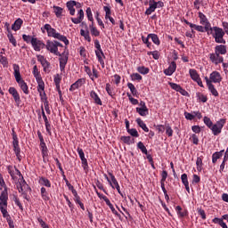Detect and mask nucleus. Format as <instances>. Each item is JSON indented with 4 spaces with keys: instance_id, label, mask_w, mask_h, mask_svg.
Wrapping results in <instances>:
<instances>
[{
    "instance_id": "nucleus-9",
    "label": "nucleus",
    "mask_w": 228,
    "mask_h": 228,
    "mask_svg": "<svg viewBox=\"0 0 228 228\" xmlns=\"http://www.w3.org/2000/svg\"><path fill=\"white\" fill-rule=\"evenodd\" d=\"M37 61L41 63L44 72L49 74L51 72V63L43 55H37Z\"/></svg>"
},
{
    "instance_id": "nucleus-24",
    "label": "nucleus",
    "mask_w": 228,
    "mask_h": 228,
    "mask_svg": "<svg viewBox=\"0 0 228 228\" xmlns=\"http://www.w3.org/2000/svg\"><path fill=\"white\" fill-rule=\"evenodd\" d=\"M17 188H18V191L19 193H22L24 192V190H26V188L29 189V186L28 185V183H26V181L24 179H21L19 183H17Z\"/></svg>"
},
{
    "instance_id": "nucleus-62",
    "label": "nucleus",
    "mask_w": 228,
    "mask_h": 228,
    "mask_svg": "<svg viewBox=\"0 0 228 228\" xmlns=\"http://www.w3.org/2000/svg\"><path fill=\"white\" fill-rule=\"evenodd\" d=\"M186 120H193V118H195V114L192 113H190V112H184L183 113Z\"/></svg>"
},
{
    "instance_id": "nucleus-52",
    "label": "nucleus",
    "mask_w": 228,
    "mask_h": 228,
    "mask_svg": "<svg viewBox=\"0 0 228 228\" xmlns=\"http://www.w3.org/2000/svg\"><path fill=\"white\" fill-rule=\"evenodd\" d=\"M202 157H198L197 160H196V167H197V170L198 172H201L202 171Z\"/></svg>"
},
{
    "instance_id": "nucleus-10",
    "label": "nucleus",
    "mask_w": 228,
    "mask_h": 228,
    "mask_svg": "<svg viewBox=\"0 0 228 228\" xmlns=\"http://www.w3.org/2000/svg\"><path fill=\"white\" fill-rule=\"evenodd\" d=\"M77 154L81 159V164H82V167L84 169V171L86 173L88 172V159H86V158L85 157V151H83V149L81 148H77Z\"/></svg>"
},
{
    "instance_id": "nucleus-22",
    "label": "nucleus",
    "mask_w": 228,
    "mask_h": 228,
    "mask_svg": "<svg viewBox=\"0 0 228 228\" xmlns=\"http://www.w3.org/2000/svg\"><path fill=\"white\" fill-rule=\"evenodd\" d=\"M163 6H165V3H163V1L155 2V4L151 5V10H150L148 14L146 15H151L152 13H154V12H156L157 8H163Z\"/></svg>"
},
{
    "instance_id": "nucleus-37",
    "label": "nucleus",
    "mask_w": 228,
    "mask_h": 228,
    "mask_svg": "<svg viewBox=\"0 0 228 228\" xmlns=\"http://www.w3.org/2000/svg\"><path fill=\"white\" fill-rule=\"evenodd\" d=\"M212 223L213 224H217L222 228H228L227 227V224H225V222H224V219H220L218 217H215L214 219H212Z\"/></svg>"
},
{
    "instance_id": "nucleus-11",
    "label": "nucleus",
    "mask_w": 228,
    "mask_h": 228,
    "mask_svg": "<svg viewBox=\"0 0 228 228\" xmlns=\"http://www.w3.org/2000/svg\"><path fill=\"white\" fill-rule=\"evenodd\" d=\"M31 45L34 51H37V53H39V51H42V49L45 48V44L44 43V41L39 40L37 37H32Z\"/></svg>"
},
{
    "instance_id": "nucleus-32",
    "label": "nucleus",
    "mask_w": 228,
    "mask_h": 228,
    "mask_svg": "<svg viewBox=\"0 0 228 228\" xmlns=\"http://www.w3.org/2000/svg\"><path fill=\"white\" fill-rule=\"evenodd\" d=\"M135 122L139 126V127H141V129L144 131V133H149V127H147V125L145 124V122H143V120H142V118H138Z\"/></svg>"
},
{
    "instance_id": "nucleus-46",
    "label": "nucleus",
    "mask_w": 228,
    "mask_h": 228,
    "mask_svg": "<svg viewBox=\"0 0 228 228\" xmlns=\"http://www.w3.org/2000/svg\"><path fill=\"white\" fill-rule=\"evenodd\" d=\"M208 87L212 95H214V97H218V91L216 90V88H215V86L213 84H209Z\"/></svg>"
},
{
    "instance_id": "nucleus-51",
    "label": "nucleus",
    "mask_w": 228,
    "mask_h": 228,
    "mask_svg": "<svg viewBox=\"0 0 228 228\" xmlns=\"http://www.w3.org/2000/svg\"><path fill=\"white\" fill-rule=\"evenodd\" d=\"M0 63H2L3 67H8V58L3 56V52L0 53Z\"/></svg>"
},
{
    "instance_id": "nucleus-43",
    "label": "nucleus",
    "mask_w": 228,
    "mask_h": 228,
    "mask_svg": "<svg viewBox=\"0 0 228 228\" xmlns=\"http://www.w3.org/2000/svg\"><path fill=\"white\" fill-rule=\"evenodd\" d=\"M41 197L43 199V200H49V192H47V189H45V187H41Z\"/></svg>"
},
{
    "instance_id": "nucleus-20",
    "label": "nucleus",
    "mask_w": 228,
    "mask_h": 228,
    "mask_svg": "<svg viewBox=\"0 0 228 228\" xmlns=\"http://www.w3.org/2000/svg\"><path fill=\"white\" fill-rule=\"evenodd\" d=\"M109 175L112 181V185L114 186V188H116L118 193H119V195H122V191H120V185L118 184V182L117 181V178H115V175L111 173H109Z\"/></svg>"
},
{
    "instance_id": "nucleus-19",
    "label": "nucleus",
    "mask_w": 228,
    "mask_h": 228,
    "mask_svg": "<svg viewBox=\"0 0 228 228\" xmlns=\"http://www.w3.org/2000/svg\"><path fill=\"white\" fill-rule=\"evenodd\" d=\"M7 170L12 179H15V175H21L20 171L15 167L8 166Z\"/></svg>"
},
{
    "instance_id": "nucleus-49",
    "label": "nucleus",
    "mask_w": 228,
    "mask_h": 228,
    "mask_svg": "<svg viewBox=\"0 0 228 228\" xmlns=\"http://www.w3.org/2000/svg\"><path fill=\"white\" fill-rule=\"evenodd\" d=\"M103 10L105 12V19H106V20H108L109 19L111 18V7L104 6Z\"/></svg>"
},
{
    "instance_id": "nucleus-35",
    "label": "nucleus",
    "mask_w": 228,
    "mask_h": 228,
    "mask_svg": "<svg viewBox=\"0 0 228 228\" xmlns=\"http://www.w3.org/2000/svg\"><path fill=\"white\" fill-rule=\"evenodd\" d=\"M175 211L180 218H184V216H188V210L183 211V208H181V206H176Z\"/></svg>"
},
{
    "instance_id": "nucleus-30",
    "label": "nucleus",
    "mask_w": 228,
    "mask_h": 228,
    "mask_svg": "<svg viewBox=\"0 0 228 228\" xmlns=\"http://www.w3.org/2000/svg\"><path fill=\"white\" fill-rule=\"evenodd\" d=\"M224 150L214 152L212 154V163H216V161H218V159H220L222 156H224Z\"/></svg>"
},
{
    "instance_id": "nucleus-27",
    "label": "nucleus",
    "mask_w": 228,
    "mask_h": 228,
    "mask_svg": "<svg viewBox=\"0 0 228 228\" xmlns=\"http://www.w3.org/2000/svg\"><path fill=\"white\" fill-rule=\"evenodd\" d=\"M181 181L185 187V190L188 193H190V182H188V175L185 173L181 175Z\"/></svg>"
},
{
    "instance_id": "nucleus-2",
    "label": "nucleus",
    "mask_w": 228,
    "mask_h": 228,
    "mask_svg": "<svg viewBox=\"0 0 228 228\" xmlns=\"http://www.w3.org/2000/svg\"><path fill=\"white\" fill-rule=\"evenodd\" d=\"M13 70L16 82L22 90L23 94L28 95V94H29V89L28 87V84L22 79V76H20V67L19 66V64H13Z\"/></svg>"
},
{
    "instance_id": "nucleus-28",
    "label": "nucleus",
    "mask_w": 228,
    "mask_h": 228,
    "mask_svg": "<svg viewBox=\"0 0 228 228\" xmlns=\"http://www.w3.org/2000/svg\"><path fill=\"white\" fill-rule=\"evenodd\" d=\"M76 4V1L71 0L67 2L66 6L69 12L70 15H76V9L74 8Z\"/></svg>"
},
{
    "instance_id": "nucleus-45",
    "label": "nucleus",
    "mask_w": 228,
    "mask_h": 228,
    "mask_svg": "<svg viewBox=\"0 0 228 228\" xmlns=\"http://www.w3.org/2000/svg\"><path fill=\"white\" fill-rule=\"evenodd\" d=\"M53 10L56 17L60 19L61 17V13H63V8L54 5Z\"/></svg>"
},
{
    "instance_id": "nucleus-26",
    "label": "nucleus",
    "mask_w": 228,
    "mask_h": 228,
    "mask_svg": "<svg viewBox=\"0 0 228 228\" xmlns=\"http://www.w3.org/2000/svg\"><path fill=\"white\" fill-rule=\"evenodd\" d=\"M196 29V31H199L200 33H208L209 35V28H206V26L202 27V25H197V24H192L191 25V29Z\"/></svg>"
},
{
    "instance_id": "nucleus-34",
    "label": "nucleus",
    "mask_w": 228,
    "mask_h": 228,
    "mask_svg": "<svg viewBox=\"0 0 228 228\" xmlns=\"http://www.w3.org/2000/svg\"><path fill=\"white\" fill-rule=\"evenodd\" d=\"M189 74L192 81H197L198 79H200V75H199V72H197L195 69H189Z\"/></svg>"
},
{
    "instance_id": "nucleus-14",
    "label": "nucleus",
    "mask_w": 228,
    "mask_h": 228,
    "mask_svg": "<svg viewBox=\"0 0 228 228\" xmlns=\"http://www.w3.org/2000/svg\"><path fill=\"white\" fill-rule=\"evenodd\" d=\"M59 56V61H60V69L61 72H63L65 70V67L67 65V61H69V56L65 55V53H61Z\"/></svg>"
},
{
    "instance_id": "nucleus-55",
    "label": "nucleus",
    "mask_w": 228,
    "mask_h": 228,
    "mask_svg": "<svg viewBox=\"0 0 228 228\" xmlns=\"http://www.w3.org/2000/svg\"><path fill=\"white\" fill-rule=\"evenodd\" d=\"M90 30H91V35L93 37H99V35H101V32L99 31V29H97V28L93 27V26H89Z\"/></svg>"
},
{
    "instance_id": "nucleus-41",
    "label": "nucleus",
    "mask_w": 228,
    "mask_h": 228,
    "mask_svg": "<svg viewBox=\"0 0 228 228\" xmlns=\"http://www.w3.org/2000/svg\"><path fill=\"white\" fill-rule=\"evenodd\" d=\"M148 38H151L152 40L153 44H155V45H159L160 41H159V37H158V35L149 34Z\"/></svg>"
},
{
    "instance_id": "nucleus-25",
    "label": "nucleus",
    "mask_w": 228,
    "mask_h": 228,
    "mask_svg": "<svg viewBox=\"0 0 228 228\" xmlns=\"http://www.w3.org/2000/svg\"><path fill=\"white\" fill-rule=\"evenodd\" d=\"M96 58L99 63L102 65V69H104V59L106 56L104 55V52L102 51H95Z\"/></svg>"
},
{
    "instance_id": "nucleus-38",
    "label": "nucleus",
    "mask_w": 228,
    "mask_h": 228,
    "mask_svg": "<svg viewBox=\"0 0 228 228\" xmlns=\"http://www.w3.org/2000/svg\"><path fill=\"white\" fill-rule=\"evenodd\" d=\"M40 148L43 158H45L48 156V151H47V145L45 144V142L43 141L40 142Z\"/></svg>"
},
{
    "instance_id": "nucleus-8",
    "label": "nucleus",
    "mask_w": 228,
    "mask_h": 228,
    "mask_svg": "<svg viewBox=\"0 0 228 228\" xmlns=\"http://www.w3.org/2000/svg\"><path fill=\"white\" fill-rule=\"evenodd\" d=\"M12 147L13 151L15 153V156L19 161L22 160V156H20V147H19V138L17 137V134H15V131L12 129Z\"/></svg>"
},
{
    "instance_id": "nucleus-54",
    "label": "nucleus",
    "mask_w": 228,
    "mask_h": 228,
    "mask_svg": "<svg viewBox=\"0 0 228 228\" xmlns=\"http://www.w3.org/2000/svg\"><path fill=\"white\" fill-rule=\"evenodd\" d=\"M86 13L87 15L88 20H90V22H94V14L92 13V9L90 7L86 8Z\"/></svg>"
},
{
    "instance_id": "nucleus-16",
    "label": "nucleus",
    "mask_w": 228,
    "mask_h": 228,
    "mask_svg": "<svg viewBox=\"0 0 228 228\" xmlns=\"http://www.w3.org/2000/svg\"><path fill=\"white\" fill-rule=\"evenodd\" d=\"M214 53L219 54V56H224V54H227V46L224 45H217L215 46Z\"/></svg>"
},
{
    "instance_id": "nucleus-61",
    "label": "nucleus",
    "mask_w": 228,
    "mask_h": 228,
    "mask_svg": "<svg viewBox=\"0 0 228 228\" xmlns=\"http://www.w3.org/2000/svg\"><path fill=\"white\" fill-rule=\"evenodd\" d=\"M170 87L172 88V90H175V92H179V90L182 88L181 86H179L178 84L175 83H169Z\"/></svg>"
},
{
    "instance_id": "nucleus-50",
    "label": "nucleus",
    "mask_w": 228,
    "mask_h": 228,
    "mask_svg": "<svg viewBox=\"0 0 228 228\" xmlns=\"http://www.w3.org/2000/svg\"><path fill=\"white\" fill-rule=\"evenodd\" d=\"M4 191L6 190L8 193V187H6V183H4V178H3V175L0 173V190H3Z\"/></svg>"
},
{
    "instance_id": "nucleus-17",
    "label": "nucleus",
    "mask_w": 228,
    "mask_h": 228,
    "mask_svg": "<svg viewBox=\"0 0 228 228\" xmlns=\"http://www.w3.org/2000/svg\"><path fill=\"white\" fill-rule=\"evenodd\" d=\"M176 69H177V64L175 63V61H172L169 64L168 68L164 70V74L166 76H172V74L175 72Z\"/></svg>"
},
{
    "instance_id": "nucleus-18",
    "label": "nucleus",
    "mask_w": 228,
    "mask_h": 228,
    "mask_svg": "<svg viewBox=\"0 0 228 228\" xmlns=\"http://www.w3.org/2000/svg\"><path fill=\"white\" fill-rule=\"evenodd\" d=\"M210 81L212 83H221L222 82V75L218 71H213L210 74Z\"/></svg>"
},
{
    "instance_id": "nucleus-15",
    "label": "nucleus",
    "mask_w": 228,
    "mask_h": 228,
    "mask_svg": "<svg viewBox=\"0 0 228 228\" xmlns=\"http://www.w3.org/2000/svg\"><path fill=\"white\" fill-rule=\"evenodd\" d=\"M9 94L13 97L14 102L16 104H20V95L15 87L9 88Z\"/></svg>"
},
{
    "instance_id": "nucleus-1",
    "label": "nucleus",
    "mask_w": 228,
    "mask_h": 228,
    "mask_svg": "<svg viewBox=\"0 0 228 228\" xmlns=\"http://www.w3.org/2000/svg\"><path fill=\"white\" fill-rule=\"evenodd\" d=\"M44 29H45V31L47 32L48 37H51L52 38H55L56 40H60V42H63L65 45H69V42L67 37L56 31L54 28L51 27V24L49 23L45 24Z\"/></svg>"
},
{
    "instance_id": "nucleus-21",
    "label": "nucleus",
    "mask_w": 228,
    "mask_h": 228,
    "mask_svg": "<svg viewBox=\"0 0 228 228\" xmlns=\"http://www.w3.org/2000/svg\"><path fill=\"white\" fill-rule=\"evenodd\" d=\"M83 83H85V79H77L74 84L70 86L69 92H74L75 90H77V88H81V86H83Z\"/></svg>"
},
{
    "instance_id": "nucleus-59",
    "label": "nucleus",
    "mask_w": 228,
    "mask_h": 228,
    "mask_svg": "<svg viewBox=\"0 0 228 228\" xmlns=\"http://www.w3.org/2000/svg\"><path fill=\"white\" fill-rule=\"evenodd\" d=\"M45 91V84L44 83V80H41L37 82V92H44Z\"/></svg>"
},
{
    "instance_id": "nucleus-23",
    "label": "nucleus",
    "mask_w": 228,
    "mask_h": 228,
    "mask_svg": "<svg viewBox=\"0 0 228 228\" xmlns=\"http://www.w3.org/2000/svg\"><path fill=\"white\" fill-rule=\"evenodd\" d=\"M22 24H24V20H22L20 18H18L12 25V31H19V29L22 28Z\"/></svg>"
},
{
    "instance_id": "nucleus-63",
    "label": "nucleus",
    "mask_w": 228,
    "mask_h": 228,
    "mask_svg": "<svg viewBox=\"0 0 228 228\" xmlns=\"http://www.w3.org/2000/svg\"><path fill=\"white\" fill-rule=\"evenodd\" d=\"M197 97L201 102H208V97L202 94H198Z\"/></svg>"
},
{
    "instance_id": "nucleus-6",
    "label": "nucleus",
    "mask_w": 228,
    "mask_h": 228,
    "mask_svg": "<svg viewBox=\"0 0 228 228\" xmlns=\"http://www.w3.org/2000/svg\"><path fill=\"white\" fill-rule=\"evenodd\" d=\"M85 20V12L83 9L78 10L77 12V18H70L71 22L73 24H80L82 28H85V29H88V25L86 22L83 21Z\"/></svg>"
},
{
    "instance_id": "nucleus-57",
    "label": "nucleus",
    "mask_w": 228,
    "mask_h": 228,
    "mask_svg": "<svg viewBox=\"0 0 228 228\" xmlns=\"http://www.w3.org/2000/svg\"><path fill=\"white\" fill-rule=\"evenodd\" d=\"M22 38H23L24 42H26V44H32L33 38H35V37H31L29 35L23 34Z\"/></svg>"
},
{
    "instance_id": "nucleus-47",
    "label": "nucleus",
    "mask_w": 228,
    "mask_h": 228,
    "mask_svg": "<svg viewBox=\"0 0 228 228\" xmlns=\"http://www.w3.org/2000/svg\"><path fill=\"white\" fill-rule=\"evenodd\" d=\"M53 83L55 85V88L60 87V83H61V77H60V74H56L53 76Z\"/></svg>"
},
{
    "instance_id": "nucleus-12",
    "label": "nucleus",
    "mask_w": 228,
    "mask_h": 228,
    "mask_svg": "<svg viewBox=\"0 0 228 228\" xmlns=\"http://www.w3.org/2000/svg\"><path fill=\"white\" fill-rule=\"evenodd\" d=\"M208 58L214 65H220V63H224V56L216 53V52L209 53Z\"/></svg>"
},
{
    "instance_id": "nucleus-60",
    "label": "nucleus",
    "mask_w": 228,
    "mask_h": 228,
    "mask_svg": "<svg viewBox=\"0 0 228 228\" xmlns=\"http://www.w3.org/2000/svg\"><path fill=\"white\" fill-rule=\"evenodd\" d=\"M166 134L170 138L174 136V130L172 129V126H166Z\"/></svg>"
},
{
    "instance_id": "nucleus-4",
    "label": "nucleus",
    "mask_w": 228,
    "mask_h": 228,
    "mask_svg": "<svg viewBox=\"0 0 228 228\" xmlns=\"http://www.w3.org/2000/svg\"><path fill=\"white\" fill-rule=\"evenodd\" d=\"M0 211L5 220L11 217L8 213V192L6 189L2 191L0 194Z\"/></svg>"
},
{
    "instance_id": "nucleus-56",
    "label": "nucleus",
    "mask_w": 228,
    "mask_h": 228,
    "mask_svg": "<svg viewBox=\"0 0 228 228\" xmlns=\"http://www.w3.org/2000/svg\"><path fill=\"white\" fill-rule=\"evenodd\" d=\"M203 122L207 126V127H208V129H210L213 126V121H211V118L206 116L203 118Z\"/></svg>"
},
{
    "instance_id": "nucleus-39",
    "label": "nucleus",
    "mask_w": 228,
    "mask_h": 228,
    "mask_svg": "<svg viewBox=\"0 0 228 228\" xmlns=\"http://www.w3.org/2000/svg\"><path fill=\"white\" fill-rule=\"evenodd\" d=\"M7 37L13 47H17V39H15V37H13V34H12L11 30H8Z\"/></svg>"
},
{
    "instance_id": "nucleus-58",
    "label": "nucleus",
    "mask_w": 228,
    "mask_h": 228,
    "mask_svg": "<svg viewBox=\"0 0 228 228\" xmlns=\"http://www.w3.org/2000/svg\"><path fill=\"white\" fill-rule=\"evenodd\" d=\"M132 81H142V75H140V73H133L130 76Z\"/></svg>"
},
{
    "instance_id": "nucleus-33",
    "label": "nucleus",
    "mask_w": 228,
    "mask_h": 228,
    "mask_svg": "<svg viewBox=\"0 0 228 228\" xmlns=\"http://www.w3.org/2000/svg\"><path fill=\"white\" fill-rule=\"evenodd\" d=\"M80 35L81 37H84L85 40L87 42H92V37H90V31H88V28L85 29H80Z\"/></svg>"
},
{
    "instance_id": "nucleus-31",
    "label": "nucleus",
    "mask_w": 228,
    "mask_h": 228,
    "mask_svg": "<svg viewBox=\"0 0 228 228\" xmlns=\"http://www.w3.org/2000/svg\"><path fill=\"white\" fill-rule=\"evenodd\" d=\"M38 183L41 186H45V188H51V181L44 176L39 177Z\"/></svg>"
},
{
    "instance_id": "nucleus-5",
    "label": "nucleus",
    "mask_w": 228,
    "mask_h": 228,
    "mask_svg": "<svg viewBox=\"0 0 228 228\" xmlns=\"http://www.w3.org/2000/svg\"><path fill=\"white\" fill-rule=\"evenodd\" d=\"M45 49L51 53V54H54V56H61L60 51H58V47H63V45L56 40H47L46 44H45Z\"/></svg>"
},
{
    "instance_id": "nucleus-7",
    "label": "nucleus",
    "mask_w": 228,
    "mask_h": 228,
    "mask_svg": "<svg viewBox=\"0 0 228 228\" xmlns=\"http://www.w3.org/2000/svg\"><path fill=\"white\" fill-rule=\"evenodd\" d=\"M226 119L221 118L218 121H216V124H214L212 126H210V130L212 131V134L214 136H218L220 133H222V129H224V126H225Z\"/></svg>"
},
{
    "instance_id": "nucleus-44",
    "label": "nucleus",
    "mask_w": 228,
    "mask_h": 228,
    "mask_svg": "<svg viewBox=\"0 0 228 228\" xmlns=\"http://www.w3.org/2000/svg\"><path fill=\"white\" fill-rule=\"evenodd\" d=\"M121 141L126 143V145L134 143V139H132L131 136H121Z\"/></svg>"
},
{
    "instance_id": "nucleus-3",
    "label": "nucleus",
    "mask_w": 228,
    "mask_h": 228,
    "mask_svg": "<svg viewBox=\"0 0 228 228\" xmlns=\"http://www.w3.org/2000/svg\"><path fill=\"white\" fill-rule=\"evenodd\" d=\"M208 31L209 35H211L215 39L216 44H225V39H224V37H225V32L224 31V28L216 26L210 27Z\"/></svg>"
},
{
    "instance_id": "nucleus-40",
    "label": "nucleus",
    "mask_w": 228,
    "mask_h": 228,
    "mask_svg": "<svg viewBox=\"0 0 228 228\" xmlns=\"http://www.w3.org/2000/svg\"><path fill=\"white\" fill-rule=\"evenodd\" d=\"M150 71L151 69H149V68L144 66H139L137 68V72H139V74H142V76L149 74Z\"/></svg>"
},
{
    "instance_id": "nucleus-36",
    "label": "nucleus",
    "mask_w": 228,
    "mask_h": 228,
    "mask_svg": "<svg viewBox=\"0 0 228 228\" xmlns=\"http://www.w3.org/2000/svg\"><path fill=\"white\" fill-rule=\"evenodd\" d=\"M136 111L137 113L141 116V117H147V115H149V108H140L137 107L136 108Z\"/></svg>"
},
{
    "instance_id": "nucleus-48",
    "label": "nucleus",
    "mask_w": 228,
    "mask_h": 228,
    "mask_svg": "<svg viewBox=\"0 0 228 228\" xmlns=\"http://www.w3.org/2000/svg\"><path fill=\"white\" fill-rule=\"evenodd\" d=\"M105 90L108 95H110V97H113V95H115V93H113V88L111 87V84L107 83L105 86Z\"/></svg>"
},
{
    "instance_id": "nucleus-13",
    "label": "nucleus",
    "mask_w": 228,
    "mask_h": 228,
    "mask_svg": "<svg viewBox=\"0 0 228 228\" xmlns=\"http://www.w3.org/2000/svg\"><path fill=\"white\" fill-rule=\"evenodd\" d=\"M198 15L200 19V24H201V26H206V29H209L211 27V23L209 22V20H208V17L200 12H198Z\"/></svg>"
},
{
    "instance_id": "nucleus-42",
    "label": "nucleus",
    "mask_w": 228,
    "mask_h": 228,
    "mask_svg": "<svg viewBox=\"0 0 228 228\" xmlns=\"http://www.w3.org/2000/svg\"><path fill=\"white\" fill-rule=\"evenodd\" d=\"M127 86L131 92V94L134 96V97H138V90H136V87L134 86V85L133 83H128Z\"/></svg>"
},
{
    "instance_id": "nucleus-29",
    "label": "nucleus",
    "mask_w": 228,
    "mask_h": 228,
    "mask_svg": "<svg viewBox=\"0 0 228 228\" xmlns=\"http://www.w3.org/2000/svg\"><path fill=\"white\" fill-rule=\"evenodd\" d=\"M90 97L94 101L95 104H98L99 106H102V101H101V98L95 93V91H91L90 92Z\"/></svg>"
},
{
    "instance_id": "nucleus-64",
    "label": "nucleus",
    "mask_w": 228,
    "mask_h": 228,
    "mask_svg": "<svg viewBox=\"0 0 228 228\" xmlns=\"http://www.w3.org/2000/svg\"><path fill=\"white\" fill-rule=\"evenodd\" d=\"M167 177H168V173L166 170L162 171L160 183H165V181H167Z\"/></svg>"
},
{
    "instance_id": "nucleus-53",
    "label": "nucleus",
    "mask_w": 228,
    "mask_h": 228,
    "mask_svg": "<svg viewBox=\"0 0 228 228\" xmlns=\"http://www.w3.org/2000/svg\"><path fill=\"white\" fill-rule=\"evenodd\" d=\"M127 134L134 136V138H138V136H140V134H138V130H136V128H130L127 130Z\"/></svg>"
}]
</instances>
